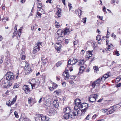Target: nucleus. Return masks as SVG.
Returning <instances> with one entry per match:
<instances>
[{
    "mask_svg": "<svg viewBox=\"0 0 121 121\" xmlns=\"http://www.w3.org/2000/svg\"><path fill=\"white\" fill-rule=\"evenodd\" d=\"M1 82H2V85L3 87L6 88L9 87L12 84V82L11 81H9L5 79V78H2Z\"/></svg>",
    "mask_w": 121,
    "mask_h": 121,
    "instance_id": "1",
    "label": "nucleus"
},
{
    "mask_svg": "<svg viewBox=\"0 0 121 121\" xmlns=\"http://www.w3.org/2000/svg\"><path fill=\"white\" fill-rule=\"evenodd\" d=\"M26 65L25 67V74H29L31 72L33 67L30 66V65L27 63L26 62H25Z\"/></svg>",
    "mask_w": 121,
    "mask_h": 121,
    "instance_id": "2",
    "label": "nucleus"
},
{
    "mask_svg": "<svg viewBox=\"0 0 121 121\" xmlns=\"http://www.w3.org/2000/svg\"><path fill=\"white\" fill-rule=\"evenodd\" d=\"M42 42H39L35 43L33 49V52L34 53H37L40 50V48L42 47Z\"/></svg>",
    "mask_w": 121,
    "mask_h": 121,
    "instance_id": "3",
    "label": "nucleus"
},
{
    "mask_svg": "<svg viewBox=\"0 0 121 121\" xmlns=\"http://www.w3.org/2000/svg\"><path fill=\"white\" fill-rule=\"evenodd\" d=\"M30 83L31 84L32 89L33 87L34 88H37L39 85V81L37 79H32Z\"/></svg>",
    "mask_w": 121,
    "mask_h": 121,
    "instance_id": "4",
    "label": "nucleus"
},
{
    "mask_svg": "<svg viewBox=\"0 0 121 121\" xmlns=\"http://www.w3.org/2000/svg\"><path fill=\"white\" fill-rule=\"evenodd\" d=\"M88 107V104L86 103H83L81 104V108H84L81 110V112L83 113L87 111Z\"/></svg>",
    "mask_w": 121,
    "mask_h": 121,
    "instance_id": "5",
    "label": "nucleus"
},
{
    "mask_svg": "<svg viewBox=\"0 0 121 121\" xmlns=\"http://www.w3.org/2000/svg\"><path fill=\"white\" fill-rule=\"evenodd\" d=\"M6 78L5 79L9 81L12 80L14 78V76L13 73L12 72H8L6 74Z\"/></svg>",
    "mask_w": 121,
    "mask_h": 121,
    "instance_id": "6",
    "label": "nucleus"
},
{
    "mask_svg": "<svg viewBox=\"0 0 121 121\" xmlns=\"http://www.w3.org/2000/svg\"><path fill=\"white\" fill-rule=\"evenodd\" d=\"M78 113V111L74 110L73 111H72L69 114L71 118L74 119L77 118Z\"/></svg>",
    "mask_w": 121,
    "mask_h": 121,
    "instance_id": "7",
    "label": "nucleus"
},
{
    "mask_svg": "<svg viewBox=\"0 0 121 121\" xmlns=\"http://www.w3.org/2000/svg\"><path fill=\"white\" fill-rule=\"evenodd\" d=\"M101 81L100 78H99L95 81L92 83L91 86L93 88L95 87V86H99L100 85V82Z\"/></svg>",
    "mask_w": 121,
    "mask_h": 121,
    "instance_id": "8",
    "label": "nucleus"
},
{
    "mask_svg": "<svg viewBox=\"0 0 121 121\" xmlns=\"http://www.w3.org/2000/svg\"><path fill=\"white\" fill-rule=\"evenodd\" d=\"M17 98V96H16L13 99L12 101H10L9 100V101H7L6 102V105L9 107L13 104L16 102Z\"/></svg>",
    "mask_w": 121,
    "mask_h": 121,
    "instance_id": "9",
    "label": "nucleus"
},
{
    "mask_svg": "<svg viewBox=\"0 0 121 121\" xmlns=\"http://www.w3.org/2000/svg\"><path fill=\"white\" fill-rule=\"evenodd\" d=\"M98 95L97 94H94L92 95L91 96L89 99V100L91 102H94L96 100V99L97 98Z\"/></svg>",
    "mask_w": 121,
    "mask_h": 121,
    "instance_id": "10",
    "label": "nucleus"
},
{
    "mask_svg": "<svg viewBox=\"0 0 121 121\" xmlns=\"http://www.w3.org/2000/svg\"><path fill=\"white\" fill-rule=\"evenodd\" d=\"M22 89L25 91L26 94H28L30 92V89L28 85H24L22 87Z\"/></svg>",
    "mask_w": 121,
    "mask_h": 121,
    "instance_id": "11",
    "label": "nucleus"
},
{
    "mask_svg": "<svg viewBox=\"0 0 121 121\" xmlns=\"http://www.w3.org/2000/svg\"><path fill=\"white\" fill-rule=\"evenodd\" d=\"M55 48L58 52H59L60 51L61 45L59 43H56L55 45Z\"/></svg>",
    "mask_w": 121,
    "mask_h": 121,
    "instance_id": "12",
    "label": "nucleus"
},
{
    "mask_svg": "<svg viewBox=\"0 0 121 121\" xmlns=\"http://www.w3.org/2000/svg\"><path fill=\"white\" fill-rule=\"evenodd\" d=\"M63 112L64 113H66L70 114L72 111L69 107H66L64 108L63 110Z\"/></svg>",
    "mask_w": 121,
    "mask_h": 121,
    "instance_id": "13",
    "label": "nucleus"
},
{
    "mask_svg": "<svg viewBox=\"0 0 121 121\" xmlns=\"http://www.w3.org/2000/svg\"><path fill=\"white\" fill-rule=\"evenodd\" d=\"M38 117H40V118L43 121H48L49 120L48 118L42 114L38 115Z\"/></svg>",
    "mask_w": 121,
    "mask_h": 121,
    "instance_id": "14",
    "label": "nucleus"
},
{
    "mask_svg": "<svg viewBox=\"0 0 121 121\" xmlns=\"http://www.w3.org/2000/svg\"><path fill=\"white\" fill-rule=\"evenodd\" d=\"M63 33V30H58L57 31V33L55 34V37L61 36V35H62Z\"/></svg>",
    "mask_w": 121,
    "mask_h": 121,
    "instance_id": "15",
    "label": "nucleus"
},
{
    "mask_svg": "<svg viewBox=\"0 0 121 121\" xmlns=\"http://www.w3.org/2000/svg\"><path fill=\"white\" fill-rule=\"evenodd\" d=\"M63 31L65 35H68L70 33L69 29L67 27H66L64 30H63Z\"/></svg>",
    "mask_w": 121,
    "mask_h": 121,
    "instance_id": "16",
    "label": "nucleus"
},
{
    "mask_svg": "<svg viewBox=\"0 0 121 121\" xmlns=\"http://www.w3.org/2000/svg\"><path fill=\"white\" fill-rule=\"evenodd\" d=\"M57 39V40L60 43L63 42L64 40V38L62 36H60L55 37Z\"/></svg>",
    "mask_w": 121,
    "mask_h": 121,
    "instance_id": "17",
    "label": "nucleus"
},
{
    "mask_svg": "<svg viewBox=\"0 0 121 121\" xmlns=\"http://www.w3.org/2000/svg\"><path fill=\"white\" fill-rule=\"evenodd\" d=\"M59 106V103L58 101L57 100H54L53 101V107H54L55 108H58Z\"/></svg>",
    "mask_w": 121,
    "mask_h": 121,
    "instance_id": "18",
    "label": "nucleus"
},
{
    "mask_svg": "<svg viewBox=\"0 0 121 121\" xmlns=\"http://www.w3.org/2000/svg\"><path fill=\"white\" fill-rule=\"evenodd\" d=\"M61 10L60 9L57 8V12L56 13V15L58 17H60L61 16Z\"/></svg>",
    "mask_w": 121,
    "mask_h": 121,
    "instance_id": "19",
    "label": "nucleus"
},
{
    "mask_svg": "<svg viewBox=\"0 0 121 121\" xmlns=\"http://www.w3.org/2000/svg\"><path fill=\"white\" fill-rule=\"evenodd\" d=\"M63 118L67 120L70 117L69 114L65 113L63 116Z\"/></svg>",
    "mask_w": 121,
    "mask_h": 121,
    "instance_id": "20",
    "label": "nucleus"
},
{
    "mask_svg": "<svg viewBox=\"0 0 121 121\" xmlns=\"http://www.w3.org/2000/svg\"><path fill=\"white\" fill-rule=\"evenodd\" d=\"M74 102L75 104H81V100L78 98L74 100Z\"/></svg>",
    "mask_w": 121,
    "mask_h": 121,
    "instance_id": "21",
    "label": "nucleus"
},
{
    "mask_svg": "<svg viewBox=\"0 0 121 121\" xmlns=\"http://www.w3.org/2000/svg\"><path fill=\"white\" fill-rule=\"evenodd\" d=\"M75 106L74 107V109L75 110L77 111L78 109L80 108V107L81 108V104H75Z\"/></svg>",
    "mask_w": 121,
    "mask_h": 121,
    "instance_id": "22",
    "label": "nucleus"
},
{
    "mask_svg": "<svg viewBox=\"0 0 121 121\" xmlns=\"http://www.w3.org/2000/svg\"><path fill=\"white\" fill-rule=\"evenodd\" d=\"M61 93V91L60 89L56 90L53 92V93L56 95H59Z\"/></svg>",
    "mask_w": 121,
    "mask_h": 121,
    "instance_id": "23",
    "label": "nucleus"
},
{
    "mask_svg": "<svg viewBox=\"0 0 121 121\" xmlns=\"http://www.w3.org/2000/svg\"><path fill=\"white\" fill-rule=\"evenodd\" d=\"M78 60L77 59H74L73 58V59L71 60L72 65L75 64L76 63L78 62Z\"/></svg>",
    "mask_w": 121,
    "mask_h": 121,
    "instance_id": "24",
    "label": "nucleus"
},
{
    "mask_svg": "<svg viewBox=\"0 0 121 121\" xmlns=\"http://www.w3.org/2000/svg\"><path fill=\"white\" fill-rule=\"evenodd\" d=\"M31 28L32 31H35L37 28V26L36 24H34L31 26Z\"/></svg>",
    "mask_w": 121,
    "mask_h": 121,
    "instance_id": "25",
    "label": "nucleus"
},
{
    "mask_svg": "<svg viewBox=\"0 0 121 121\" xmlns=\"http://www.w3.org/2000/svg\"><path fill=\"white\" fill-rule=\"evenodd\" d=\"M103 76L105 78H107L108 77H110L111 76L110 73V72H108L106 74L104 75Z\"/></svg>",
    "mask_w": 121,
    "mask_h": 121,
    "instance_id": "26",
    "label": "nucleus"
},
{
    "mask_svg": "<svg viewBox=\"0 0 121 121\" xmlns=\"http://www.w3.org/2000/svg\"><path fill=\"white\" fill-rule=\"evenodd\" d=\"M47 58H45L44 57H44H42L41 60H43V63L44 64H45L47 62Z\"/></svg>",
    "mask_w": 121,
    "mask_h": 121,
    "instance_id": "27",
    "label": "nucleus"
},
{
    "mask_svg": "<svg viewBox=\"0 0 121 121\" xmlns=\"http://www.w3.org/2000/svg\"><path fill=\"white\" fill-rule=\"evenodd\" d=\"M76 13L78 14L79 17L81 15L82 11L80 9H78L76 10Z\"/></svg>",
    "mask_w": 121,
    "mask_h": 121,
    "instance_id": "28",
    "label": "nucleus"
},
{
    "mask_svg": "<svg viewBox=\"0 0 121 121\" xmlns=\"http://www.w3.org/2000/svg\"><path fill=\"white\" fill-rule=\"evenodd\" d=\"M53 108H51L49 111V112L48 113V115L50 116H52L53 114Z\"/></svg>",
    "mask_w": 121,
    "mask_h": 121,
    "instance_id": "29",
    "label": "nucleus"
},
{
    "mask_svg": "<svg viewBox=\"0 0 121 121\" xmlns=\"http://www.w3.org/2000/svg\"><path fill=\"white\" fill-rule=\"evenodd\" d=\"M29 119L28 118H23L22 117L20 118L19 119V121H27Z\"/></svg>",
    "mask_w": 121,
    "mask_h": 121,
    "instance_id": "30",
    "label": "nucleus"
},
{
    "mask_svg": "<svg viewBox=\"0 0 121 121\" xmlns=\"http://www.w3.org/2000/svg\"><path fill=\"white\" fill-rule=\"evenodd\" d=\"M55 25L56 28H58L60 26L59 23L57 21H55Z\"/></svg>",
    "mask_w": 121,
    "mask_h": 121,
    "instance_id": "31",
    "label": "nucleus"
},
{
    "mask_svg": "<svg viewBox=\"0 0 121 121\" xmlns=\"http://www.w3.org/2000/svg\"><path fill=\"white\" fill-rule=\"evenodd\" d=\"M37 6L38 8L41 9L42 6V4L41 3H37Z\"/></svg>",
    "mask_w": 121,
    "mask_h": 121,
    "instance_id": "32",
    "label": "nucleus"
},
{
    "mask_svg": "<svg viewBox=\"0 0 121 121\" xmlns=\"http://www.w3.org/2000/svg\"><path fill=\"white\" fill-rule=\"evenodd\" d=\"M84 61L82 60H80L79 61L78 65L80 66L81 65H83L84 64Z\"/></svg>",
    "mask_w": 121,
    "mask_h": 121,
    "instance_id": "33",
    "label": "nucleus"
},
{
    "mask_svg": "<svg viewBox=\"0 0 121 121\" xmlns=\"http://www.w3.org/2000/svg\"><path fill=\"white\" fill-rule=\"evenodd\" d=\"M62 64L61 61H59L58 62L56 63V65L57 67H58L61 65Z\"/></svg>",
    "mask_w": 121,
    "mask_h": 121,
    "instance_id": "34",
    "label": "nucleus"
},
{
    "mask_svg": "<svg viewBox=\"0 0 121 121\" xmlns=\"http://www.w3.org/2000/svg\"><path fill=\"white\" fill-rule=\"evenodd\" d=\"M71 60V59H69L68 61V65H67V67H69V65H72V63Z\"/></svg>",
    "mask_w": 121,
    "mask_h": 121,
    "instance_id": "35",
    "label": "nucleus"
},
{
    "mask_svg": "<svg viewBox=\"0 0 121 121\" xmlns=\"http://www.w3.org/2000/svg\"><path fill=\"white\" fill-rule=\"evenodd\" d=\"M93 69H94L95 72H97V71H99V68L97 66H95L94 67Z\"/></svg>",
    "mask_w": 121,
    "mask_h": 121,
    "instance_id": "36",
    "label": "nucleus"
},
{
    "mask_svg": "<svg viewBox=\"0 0 121 121\" xmlns=\"http://www.w3.org/2000/svg\"><path fill=\"white\" fill-rule=\"evenodd\" d=\"M114 111L113 109H111L109 111H108L107 112V114L108 115L112 114Z\"/></svg>",
    "mask_w": 121,
    "mask_h": 121,
    "instance_id": "37",
    "label": "nucleus"
},
{
    "mask_svg": "<svg viewBox=\"0 0 121 121\" xmlns=\"http://www.w3.org/2000/svg\"><path fill=\"white\" fill-rule=\"evenodd\" d=\"M66 73L67 74H66V77H65V78H64V79L65 80H66L67 79H68L69 78V77H70V76H69V73L67 72Z\"/></svg>",
    "mask_w": 121,
    "mask_h": 121,
    "instance_id": "38",
    "label": "nucleus"
},
{
    "mask_svg": "<svg viewBox=\"0 0 121 121\" xmlns=\"http://www.w3.org/2000/svg\"><path fill=\"white\" fill-rule=\"evenodd\" d=\"M33 99L32 98H30L28 99V102L29 104H30L32 101Z\"/></svg>",
    "mask_w": 121,
    "mask_h": 121,
    "instance_id": "39",
    "label": "nucleus"
},
{
    "mask_svg": "<svg viewBox=\"0 0 121 121\" xmlns=\"http://www.w3.org/2000/svg\"><path fill=\"white\" fill-rule=\"evenodd\" d=\"M19 74V70H17V74H16V78L17 79L18 78V76Z\"/></svg>",
    "mask_w": 121,
    "mask_h": 121,
    "instance_id": "40",
    "label": "nucleus"
},
{
    "mask_svg": "<svg viewBox=\"0 0 121 121\" xmlns=\"http://www.w3.org/2000/svg\"><path fill=\"white\" fill-rule=\"evenodd\" d=\"M14 115L15 117L17 118H18L19 116L18 115V113L17 112L15 111L14 112Z\"/></svg>",
    "mask_w": 121,
    "mask_h": 121,
    "instance_id": "41",
    "label": "nucleus"
},
{
    "mask_svg": "<svg viewBox=\"0 0 121 121\" xmlns=\"http://www.w3.org/2000/svg\"><path fill=\"white\" fill-rule=\"evenodd\" d=\"M19 85L18 84H15L14 85L13 88L14 89H15L18 88L19 87Z\"/></svg>",
    "mask_w": 121,
    "mask_h": 121,
    "instance_id": "42",
    "label": "nucleus"
},
{
    "mask_svg": "<svg viewBox=\"0 0 121 121\" xmlns=\"http://www.w3.org/2000/svg\"><path fill=\"white\" fill-rule=\"evenodd\" d=\"M58 86V85L53 82V90L56 89Z\"/></svg>",
    "mask_w": 121,
    "mask_h": 121,
    "instance_id": "43",
    "label": "nucleus"
},
{
    "mask_svg": "<svg viewBox=\"0 0 121 121\" xmlns=\"http://www.w3.org/2000/svg\"><path fill=\"white\" fill-rule=\"evenodd\" d=\"M35 119L36 121H39L41 119L40 118V117H38H38L35 118Z\"/></svg>",
    "mask_w": 121,
    "mask_h": 121,
    "instance_id": "44",
    "label": "nucleus"
},
{
    "mask_svg": "<svg viewBox=\"0 0 121 121\" xmlns=\"http://www.w3.org/2000/svg\"><path fill=\"white\" fill-rule=\"evenodd\" d=\"M112 109H113L114 111L116 110L117 109V106H114L111 107Z\"/></svg>",
    "mask_w": 121,
    "mask_h": 121,
    "instance_id": "45",
    "label": "nucleus"
},
{
    "mask_svg": "<svg viewBox=\"0 0 121 121\" xmlns=\"http://www.w3.org/2000/svg\"><path fill=\"white\" fill-rule=\"evenodd\" d=\"M51 84L52 85V87H51L50 86H49V88L50 90L52 91V88H53V84L52 82H51L50 83V84L49 85H50Z\"/></svg>",
    "mask_w": 121,
    "mask_h": 121,
    "instance_id": "46",
    "label": "nucleus"
},
{
    "mask_svg": "<svg viewBox=\"0 0 121 121\" xmlns=\"http://www.w3.org/2000/svg\"><path fill=\"white\" fill-rule=\"evenodd\" d=\"M83 70H82V67L81 66L79 69V73L80 72L81 73L83 72Z\"/></svg>",
    "mask_w": 121,
    "mask_h": 121,
    "instance_id": "47",
    "label": "nucleus"
},
{
    "mask_svg": "<svg viewBox=\"0 0 121 121\" xmlns=\"http://www.w3.org/2000/svg\"><path fill=\"white\" fill-rule=\"evenodd\" d=\"M86 18H83L82 20V22L84 23H86Z\"/></svg>",
    "mask_w": 121,
    "mask_h": 121,
    "instance_id": "48",
    "label": "nucleus"
},
{
    "mask_svg": "<svg viewBox=\"0 0 121 121\" xmlns=\"http://www.w3.org/2000/svg\"><path fill=\"white\" fill-rule=\"evenodd\" d=\"M101 38V37L100 35H98L96 37V40H98V39L99 38V39H100Z\"/></svg>",
    "mask_w": 121,
    "mask_h": 121,
    "instance_id": "49",
    "label": "nucleus"
},
{
    "mask_svg": "<svg viewBox=\"0 0 121 121\" xmlns=\"http://www.w3.org/2000/svg\"><path fill=\"white\" fill-rule=\"evenodd\" d=\"M108 109H102V111L103 112H104V113H105L106 112H107Z\"/></svg>",
    "mask_w": 121,
    "mask_h": 121,
    "instance_id": "50",
    "label": "nucleus"
},
{
    "mask_svg": "<svg viewBox=\"0 0 121 121\" xmlns=\"http://www.w3.org/2000/svg\"><path fill=\"white\" fill-rule=\"evenodd\" d=\"M73 43L74 45H75L77 44L78 43V41L77 40H75L73 42Z\"/></svg>",
    "mask_w": 121,
    "mask_h": 121,
    "instance_id": "51",
    "label": "nucleus"
},
{
    "mask_svg": "<svg viewBox=\"0 0 121 121\" xmlns=\"http://www.w3.org/2000/svg\"><path fill=\"white\" fill-rule=\"evenodd\" d=\"M106 79V78H105V77H104V76H102V77H101V80L102 81H104L105 80V79Z\"/></svg>",
    "mask_w": 121,
    "mask_h": 121,
    "instance_id": "52",
    "label": "nucleus"
},
{
    "mask_svg": "<svg viewBox=\"0 0 121 121\" xmlns=\"http://www.w3.org/2000/svg\"><path fill=\"white\" fill-rule=\"evenodd\" d=\"M121 86V83H119L116 84V87H119Z\"/></svg>",
    "mask_w": 121,
    "mask_h": 121,
    "instance_id": "53",
    "label": "nucleus"
},
{
    "mask_svg": "<svg viewBox=\"0 0 121 121\" xmlns=\"http://www.w3.org/2000/svg\"><path fill=\"white\" fill-rule=\"evenodd\" d=\"M68 6L69 7V10L72 7V4H71L69 3L68 4Z\"/></svg>",
    "mask_w": 121,
    "mask_h": 121,
    "instance_id": "54",
    "label": "nucleus"
},
{
    "mask_svg": "<svg viewBox=\"0 0 121 121\" xmlns=\"http://www.w3.org/2000/svg\"><path fill=\"white\" fill-rule=\"evenodd\" d=\"M82 66H81L82 68V70H84L85 69L86 67V66L85 65H84V64Z\"/></svg>",
    "mask_w": 121,
    "mask_h": 121,
    "instance_id": "55",
    "label": "nucleus"
},
{
    "mask_svg": "<svg viewBox=\"0 0 121 121\" xmlns=\"http://www.w3.org/2000/svg\"><path fill=\"white\" fill-rule=\"evenodd\" d=\"M65 41V43L67 44L69 42V40L68 39H65V40L64 41Z\"/></svg>",
    "mask_w": 121,
    "mask_h": 121,
    "instance_id": "56",
    "label": "nucleus"
},
{
    "mask_svg": "<svg viewBox=\"0 0 121 121\" xmlns=\"http://www.w3.org/2000/svg\"><path fill=\"white\" fill-rule=\"evenodd\" d=\"M38 9L37 10V15L39 16H41V13H40L39 12H38Z\"/></svg>",
    "mask_w": 121,
    "mask_h": 121,
    "instance_id": "57",
    "label": "nucleus"
},
{
    "mask_svg": "<svg viewBox=\"0 0 121 121\" xmlns=\"http://www.w3.org/2000/svg\"><path fill=\"white\" fill-rule=\"evenodd\" d=\"M26 58V56L25 55H22V56L21 59L22 60H25Z\"/></svg>",
    "mask_w": 121,
    "mask_h": 121,
    "instance_id": "58",
    "label": "nucleus"
},
{
    "mask_svg": "<svg viewBox=\"0 0 121 121\" xmlns=\"http://www.w3.org/2000/svg\"><path fill=\"white\" fill-rule=\"evenodd\" d=\"M62 86L65 87L66 86V83L65 82H62Z\"/></svg>",
    "mask_w": 121,
    "mask_h": 121,
    "instance_id": "59",
    "label": "nucleus"
},
{
    "mask_svg": "<svg viewBox=\"0 0 121 121\" xmlns=\"http://www.w3.org/2000/svg\"><path fill=\"white\" fill-rule=\"evenodd\" d=\"M67 72H64L63 73V76H64L65 77L66 75L67 74L66 73Z\"/></svg>",
    "mask_w": 121,
    "mask_h": 121,
    "instance_id": "60",
    "label": "nucleus"
},
{
    "mask_svg": "<svg viewBox=\"0 0 121 121\" xmlns=\"http://www.w3.org/2000/svg\"><path fill=\"white\" fill-rule=\"evenodd\" d=\"M93 51H89V53L90 54L91 56H89V57H91L92 55V52Z\"/></svg>",
    "mask_w": 121,
    "mask_h": 121,
    "instance_id": "61",
    "label": "nucleus"
},
{
    "mask_svg": "<svg viewBox=\"0 0 121 121\" xmlns=\"http://www.w3.org/2000/svg\"><path fill=\"white\" fill-rule=\"evenodd\" d=\"M115 53L116 55L117 56H119L120 55V54L117 51L115 52Z\"/></svg>",
    "mask_w": 121,
    "mask_h": 121,
    "instance_id": "62",
    "label": "nucleus"
},
{
    "mask_svg": "<svg viewBox=\"0 0 121 121\" xmlns=\"http://www.w3.org/2000/svg\"><path fill=\"white\" fill-rule=\"evenodd\" d=\"M4 57H2L1 59L0 60V64L2 63L3 62V58Z\"/></svg>",
    "mask_w": 121,
    "mask_h": 121,
    "instance_id": "63",
    "label": "nucleus"
},
{
    "mask_svg": "<svg viewBox=\"0 0 121 121\" xmlns=\"http://www.w3.org/2000/svg\"><path fill=\"white\" fill-rule=\"evenodd\" d=\"M90 116V115L88 114L87 116L85 118V119L87 120H89V116Z\"/></svg>",
    "mask_w": 121,
    "mask_h": 121,
    "instance_id": "64",
    "label": "nucleus"
}]
</instances>
